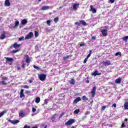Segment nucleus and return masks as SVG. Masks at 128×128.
I'll return each mask as SVG.
<instances>
[{
	"mask_svg": "<svg viewBox=\"0 0 128 128\" xmlns=\"http://www.w3.org/2000/svg\"><path fill=\"white\" fill-rule=\"evenodd\" d=\"M88 58H86L85 59H84V64H86V62H88Z\"/></svg>",
	"mask_w": 128,
	"mask_h": 128,
	"instance_id": "47",
	"label": "nucleus"
},
{
	"mask_svg": "<svg viewBox=\"0 0 128 128\" xmlns=\"http://www.w3.org/2000/svg\"><path fill=\"white\" fill-rule=\"evenodd\" d=\"M48 128V125H46V126H44V128Z\"/></svg>",
	"mask_w": 128,
	"mask_h": 128,
	"instance_id": "62",
	"label": "nucleus"
},
{
	"mask_svg": "<svg viewBox=\"0 0 128 128\" xmlns=\"http://www.w3.org/2000/svg\"><path fill=\"white\" fill-rule=\"evenodd\" d=\"M8 27L9 28H10L12 30V28H14V27L12 26V24H10V25H9L8 26Z\"/></svg>",
	"mask_w": 128,
	"mask_h": 128,
	"instance_id": "43",
	"label": "nucleus"
},
{
	"mask_svg": "<svg viewBox=\"0 0 128 128\" xmlns=\"http://www.w3.org/2000/svg\"><path fill=\"white\" fill-rule=\"evenodd\" d=\"M114 107V108H116V104H114L112 106V108Z\"/></svg>",
	"mask_w": 128,
	"mask_h": 128,
	"instance_id": "54",
	"label": "nucleus"
},
{
	"mask_svg": "<svg viewBox=\"0 0 128 128\" xmlns=\"http://www.w3.org/2000/svg\"><path fill=\"white\" fill-rule=\"evenodd\" d=\"M101 32L103 36H108V30L106 29L101 30Z\"/></svg>",
	"mask_w": 128,
	"mask_h": 128,
	"instance_id": "7",
	"label": "nucleus"
},
{
	"mask_svg": "<svg viewBox=\"0 0 128 128\" xmlns=\"http://www.w3.org/2000/svg\"><path fill=\"white\" fill-rule=\"evenodd\" d=\"M24 89H22V90H20V98H25L26 97V96L24 94Z\"/></svg>",
	"mask_w": 128,
	"mask_h": 128,
	"instance_id": "11",
	"label": "nucleus"
},
{
	"mask_svg": "<svg viewBox=\"0 0 128 128\" xmlns=\"http://www.w3.org/2000/svg\"><path fill=\"white\" fill-rule=\"evenodd\" d=\"M50 8L49 6H43L41 8L42 10H48Z\"/></svg>",
	"mask_w": 128,
	"mask_h": 128,
	"instance_id": "19",
	"label": "nucleus"
},
{
	"mask_svg": "<svg viewBox=\"0 0 128 128\" xmlns=\"http://www.w3.org/2000/svg\"><path fill=\"white\" fill-rule=\"evenodd\" d=\"M19 116H21V118H24V112H21L19 114Z\"/></svg>",
	"mask_w": 128,
	"mask_h": 128,
	"instance_id": "29",
	"label": "nucleus"
},
{
	"mask_svg": "<svg viewBox=\"0 0 128 128\" xmlns=\"http://www.w3.org/2000/svg\"><path fill=\"white\" fill-rule=\"evenodd\" d=\"M49 100V99H45L44 100V104H48Z\"/></svg>",
	"mask_w": 128,
	"mask_h": 128,
	"instance_id": "33",
	"label": "nucleus"
},
{
	"mask_svg": "<svg viewBox=\"0 0 128 128\" xmlns=\"http://www.w3.org/2000/svg\"><path fill=\"white\" fill-rule=\"evenodd\" d=\"M106 106H102L101 108V110H106Z\"/></svg>",
	"mask_w": 128,
	"mask_h": 128,
	"instance_id": "37",
	"label": "nucleus"
},
{
	"mask_svg": "<svg viewBox=\"0 0 128 128\" xmlns=\"http://www.w3.org/2000/svg\"><path fill=\"white\" fill-rule=\"evenodd\" d=\"M58 22V17H56L54 18V22L56 24Z\"/></svg>",
	"mask_w": 128,
	"mask_h": 128,
	"instance_id": "34",
	"label": "nucleus"
},
{
	"mask_svg": "<svg viewBox=\"0 0 128 128\" xmlns=\"http://www.w3.org/2000/svg\"><path fill=\"white\" fill-rule=\"evenodd\" d=\"M111 4H114V0H110Z\"/></svg>",
	"mask_w": 128,
	"mask_h": 128,
	"instance_id": "55",
	"label": "nucleus"
},
{
	"mask_svg": "<svg viewBox=\"0 0 128 128\" xmlns=\"http://www.w3.org/2000/svg\"><path fill=\"white\" fill-rule=\"evenodd\" d=\"M23 88H30V87L28 86H27V85H24V86H23Z\"/></svg>",
	"mask_w": 128,
	"mask_h": 128,
	"instance_id": "46",
	"label": "nucleus"
},
{
	"mask_svg": "<svg viewBox=\"0 0 128 128\" xmlns=\"http://www.w3.org/2000/svg\"><path fill=\"white\" fill-rule=\"evenodd\" d=\"M124 108H125V110H128V102H124Z\"/></svg>",
	"mask_w": 128,
	"mask_h": 128,
	"instance_id": "26",
	"label": "nucleus"
},
{
	"mask_svg": "<svg viewBox=\"0 0 128 128\" xmlns=\"http://www.w3.org/2000/svg\"><path fill=\"white\" fill-rule=\"evenodd\" d=\"M63 116H64V112H62L61 114H60L59 118L60 119L61 118H62Z\"/></svg>",
	"mask_w": 128,
	"mask_h": 128,
	"instance_id": "39",
	"label": "nucleus"
},
{
	"mask_svg": "<svg viewBox=\"0 0 128 128\" xmlns=\"http://www.w3.org/2000/svg\"><path fill=\"white\" fill-rule=\"evenodd\" d=\"M122 40H128V36H126L124 37H123L122 38Z\"/></svg>",
	"mask_w": 128,
	"mask_h": 128,
	"instance_id": "38",
	"label": "nucleus"
},
{
	"mask_svg": "<svg viewBox=\"0 0 128 128\" xmlns=\"http://www.w3.org/2000/svg\"><path fill=\"white\" fill-rule=\"evenodd\" d=\"M24 128H30V126H28L26 124V125L24 126Z\"/></svg>",
	"mask_w": 128,
	"mask_h": 128,
	"instance_id": "50",
	"label": "nucleus"
},
{
	"mask_svg": "<svg viewBox=\"0 0 128 128\" xmlns=\"http://www.w3.org/2000/svg\"><path fill=\"white\" fill-rule=\"evenodd\" d=\"M124 122H128V118H126L124 120Z\"/></svg>",
	"mask_w": 128,
	"mask_h": 128,
	"instance_id": "61",
	"label": "nucleus"
},
{
	"mask_svg": "<svg viewBox=\"0 0 128 128\" xmlns=\"http://www.w3.org/2000/svg\"><path fill=\"white\" fill-rule=\"evenodd\" d=\"M90 12H92V14L96 13V8H94V6L92 5L90 6Z\"/></svg>",
	"mask_w": 128,
	"mask_h": 128,
	"instance_id": "9",
	"label": "nucleus"
},
{
	"mask_svg": "<svg viewBox=\"0 0 128 128\" xmlns=\"http://www.w3.org/2000/svg\"><path fill=\"white\" fill-rule=\"evenodd\" d=\"M72 55H68L66 56H64L63 58L64 60H66L68 58H72Z\"/></svg>",
	"mask_w": 128,
	"mask_h": 128,
	"instance_id": "28",
	"label": "nucleus"
},
{
	"mask_svg": "<svg viewBox=\"0 0 128 128\" xmlns=\"http://www.w3.org/2000/svg\"><path fill=\"white\" fill-rule=\"evenodd\" d=\"M7 112H8V110H5L2 112H0V118H2V116L4 114H6Z\"/></svg>",
	"mask_w": 128,
	"mask_h": 128,
	"instance_id": "20",
	"label": "nucleus"
},
{
	"mask_svg": "<svg viewBox=\"0 0 128 128\" xmlns=\"http://www.w3.org/2000/svg\"><path fill=\"white\" fill-rule=\"evenodd\" d=\"M40 97L36 98V99L35 100V102L36 104H40Z\"/></svg>",
	"mask_w": 128,
	"mask_h": 128,
	"instance_id": "25",
	"label": "nucleus"
},
{
	"mask_svg": "<svg viewBox=\"0 0 128 128\" xmlns=\"http://www.w3.org/2000/svg\"><path fill=\"white\" fill-rule=\"evenodd\" d=\"M17 68H18V70H20V67H18Z\"/></svg>",
	"mask_w": 128,
	"mask_h": 128,
	"instance_id": "59",
	"label": "nucleus"
},
{
	"mask_svg": "<svg viewBox=\"0 0 128 128\" xmlns=\"http://www.w3.org/2000/svg\"><path fill=\"white\" fill-rule=\"evenodd\" d=\"M48 90H50V92H52V88H50Z\"/></svg>",
	"mask_w": 128,
	"mask_h": 128,
	"instance_id": "58",
	"label": "nucleus"
},
{
	"mask_svg": "<svg viewBox=\"0 0 128 128\" xmlns=\"http://www.w3.org/2000/svg\"><path fill=\"white\" fill-rule=\"evenodd\" d=\"M32 128H38V126H33Z\"/></svg>",
	"mask_w": 128,
	"mask_h": 128,
	"instance_id": "63",
	"label": "nucleus"
},
{
	"mask_svg": "<svg viewBox=\"0 0 128 128\" xmlns=\"http://www.w3.org/2000/svg\"><path fill=\"white\" fill-rule=\"evenodd\" d=\"M75 82L76 81L74 78H72L71 80L69 81V84H74Z\"/></svg>",
	"mask_w": 128,
	"mask_h": 128,
	"instance_id": "23",
	"label": "nucleus"
},
{
	"mask_svg": "<svg viewBox=\"0 0 128 128\" xmlns=\"http://www.w3.org/2000/svg\"><path fill=\"white\" fill-rule=\"evenodd\" d=\"M80 24H82V26H86V22L85 20H81L80 21Z\"/></svg>",
	"mask_w": 128,
	"mask_h": 128,
	"instance_id": "22",
	"label": "nucleus"
},
{
	"mask_svg": "<svg viewBox=\"0 0 128 128\" xmlns=\"http://www.w3.org/2000/svg\"><path fill=\"white\" fill-rule=\"evenodd\" d=\"M80 112V109H77L74 111V114H78Z\"/></svg>",
	"mask_w": 128,
	"mask_h": 128,
	"instance_id": "30",
	"label": "nucleus"
},
{
	"mask_svg": "<svg viewBox=\"0 0 128 128\" xmlns=\"http://www.w3.org/2000/svg\"><path fill=\"white\" fill-rule=\"evenodd\" d=\"M58 114H55L51 116V120L52 122H56V120H58Z\"/></svg>",
	"mask_w": 128,
	"mask_h": 128,
	"instance_id": "1",
	"label": "nucleus"
},
{
	"mask_svg": "<svg viewBox=\"0 0 128 128\" xmlns=\"http://www.w3.org/2000/svg\"><path fill=\"white\" fill-rule=\"evenodd\" d=\"M86 82L87 84H88V83L90 82V80H88Z\"/></svg>",
	"mask_w": 128,
	"mask_h": 128,
	"instance_id": "60",
	"label": "nucleus"
},
{
	"mask_svg": "<svg viewBox=\"0 0 128 128\" xmlns=\"http://www.w3.org/2000/svg\"><path fill=\"white\" fill-rule=\"evenodd\" d=\"M80 6V4H74V5L73 6V8L74 10H78V8Z\"/></svg>",
	"mask_w": 128,
	"mask_h": 128,
	"instance_id": "18",
	"label": "nucleus"
},
{
	"mask_svg": "<svg viewBox=\"0 0 128 128\" xmlns=\"http://www.w3.org/2000/svg\"><path fill=\"white\" fill-rule=\"evenodd\" d=\"M82 100H84L85 102L88 100V98H86V96H84L82 97Z\"/></svg>",
	"mask_w": 128,
	"mask_h": 128,
	"instance_id": "31",
	"label": "nucleus"
},
{
	"mask_svg": "<svg viewBox=\"0 0 128 128\" xmlns=\"http://www.w3.org/2000/svg\"><path fill=\"white\" fill-rule=\"evenodd\" d=\"M122 128H126V125H124V123L122 124Z\"/></svg>",
	"mask_w": 128,
	"mask_h": 128,
	"instance_id": "53",
	"label": "nucleus"
},
{
	"mask_svg": "<svg viewBox=\"0 0 128 128\" xmlns=\"http://www.w3.org/2000/svg\"><path fill=\"white\" fill-rule=\"evenodd\" d=\"M13 46L14 48H20V45L16 43H14L13 45Z\"/></svg>",
	"mask_w": 128,
	"mask_h": 128,
	"instance_id": "24",
	"label": "nucleus"
},
{
	"mask_svg": "<svg viewBox=\"0 0 128 128\" xmlns=\"http://www.w3.org/2000/svg\"><path fill=\"white\" fill-rule=\"evenodd\" d=\"M33 66H34V68H36L37 70H40V68L36 65H34Z\"/></svg>",
	"mask_w": 128,
	"mask_h": 128,
	"instance_id": "41",
	"label": "nucleus"
},
{
	"mask_svg": "<svg viewBox=\"0 0 128 128\" xmlns=\"http://www.w3.org/2000/svg\"><path fill=\"white\" fill-rule=\"evenodd\" d=\"M74 24H76L77 26H80V22H76L74 23Z\"/></svg>",
	"mask_w": 128,
	"mask_h": 128,
	"instance_id": "45",
	"label": "nucleus"
},
{
	"mask_svg": "<svg viewBox=\"0 0 128 128\" xmlns=\"http://www.w3.org/2000/svg\"><path fill=\"white\" fill-rule=\"evenodd\" d=\"M32 36H34V33H32V32H30L25 37V40H30V38H32Z\"/></svg>",
	"mask_w": 128,
	"mask_h": 128,
	"instance_id": "5",
	"label": "nucleus"
},
{
	"mask_svg": "<svg viewBox=\"0 0 128 128\" xmlns=\"http://www.w3.org/2000/svg\"><path fill=\"white\" fill-rule=\"evenodd\" d=\"M24 37L22 36L19 38L18 40L19 42H21V40H24Z\"/></svg>",
	"mask_w": 128,
	"mask_h": 128,
	"instance_id": "40",
	"label": "nucleus"
},
{
	"mask_svg": "<svg viewBox=\"0 0 128 128\" xmlns=\"http://www.w3.org/2000/svg\"><path fill=\"white\" fill-rule=\"evenodd\" d=\"M102 64L104 66H110V61L108 60L106 62H102Z\"/></svg>",
	"mask_w": 128,
	"mask_h": 128,
	"instance_id": "10",
	"label": "nucleus"
},
{
	"mask_svg": "<svg viewBox=\"0 0 128 128\" xmlns=\"http://www.w3.org/2000/svg\"><path fill=\"white\" fill-rule=\"evenodd\" d=\"M122 78L120 77H119L118 78L115 80L116 84H120V82H122Z\"/></svg>",
	"mask_w": 128,
	"mask_h": 128,
	"instance_id": "15",
	"label": "nucleus"
},
{
	"mask_svg": "<svg viewBox=\"0 0 128 128\" xmlns=\"http://www.w3.org/2000/svg\"><path fill=\"white\" fill-rule=\"evenodd\" d=\"M4 6H10V0H5Z\"/></svg>",
	"mask_w": 128,
	"mask_h": 128,
	"instance_id": "13",
	"label": "nucleus"
},
{
	"mask_svg": "<svg viewBox=\"0 0 128 128\" xmlns=\"http://www.w3.org/2000/svg\"><path fill=\"white\" fill-rule=\"evenodd\" d=\"M34 36H35V38H38V32L37 31H35Z\"/></svg>",
	"mask_w": 128,
	"mask_h": 128,
	"instance_id": "35",
	"label": "nucleus"
},
{
	"mask_svg": "<svg viewBox=\"0 0 128 128\" xmlns=\"http://www.w3.org/2000/svg\"><path fill=\"white\" fill-rule=\"evenodd\" d=\"M92 40H96V36H92Z\"/></svg>",
	"mask_w": 128,
	"mask_h": 128,
	"instance_id": "57",
	"label": "nucleus"
},
{
	"mask_svg": "<svg viewBox=\"0 0 128 128\" xmlns=\"http://www.w3.org/2000/svg\"><path fill=\"white\" fill-rule=\"evenodd\" d=\"M122 56V52H117L115 54V56Z\"/></svg>",
	"mask_w": 128,
	"mask_h": 128,
	"instance_id": "36",
	"label": "nucleus"
},
{
	"mask_svg": "<svg viewBox=\"0 0 128 128\" xmlns=\"http://www.w3.org/2000/svg\"><path fill=\"white\" fill-rule=\"evenodd\" d=\"M6 120H8V122H10L11 124H18L20 122V120H10L8 118Z\"/></svg>",
	"mask_w": 128,
	"mask_h": 128,
	"instance_id": "6",
	"label": "nucleus"
},
{
	"mask_svg": "<svg viewBox=\"0 0 128 128\" xmlns=\"http://www.w3.org/2000/svg\"><path fill=\"white\" fill-rule=\"evenodd\" d=\"M96 87H93L91 90L92 98H94V96H96Z\"/></svg>",
	"mask_w": 128,
	"mask_h": 128,
	"instance_id": "4",
	"label": "nucleus"
},
{
	"mask_svg": "<svg viewBox=\"0 0 128 128\" xmlns=\"http://www.w3.org/2000/svg\"><path fill=\"white\" fill-rule=\"evenodd\" d=\"M71 128H74V126H72Z\"/></svg>",
	"mask_w": 128,
	"mask_h": 128,
	"instance_id": "64",
	"label": "nucleus"
},
{
	"mask_svg": "<svg viewBox=\"0 0 128 128\" xmlns=\"http://www.w3.org/2000/svg\"><path fill=\"white\" fill-rule=\"evenodd\" d=\"M80 100H82L80 97H78L73 101V104H78V102H80Z\"/></svg>",
	"mask_w": 128,
	"mask_h": 128,
	"instance_id": "12",
	"label": "nucleus"
},
{
	"mask_svg": "<svg viewBox=\"0 0 128 128\" xmlns=\"http://www.w3.org/2000/svg\"><path fill=\"white\" fill-rule=\"evenodd\" d=\"M89 52H90L89 54H88V55L86 57L87 58H90V56H92V50H90Z\"/></svg>",
	"mask_w": 128,
	"mask_h": 128,
	"instance_id": "32",
	"label": "nucleus"
},
{
	"mask_svg": "<svg viewBox=\"0 0 128 128\" xmlns=\"http://www.w3.org/2000/svg\"><path fill=\"white\" fill-rule=\"evenodd\" d=\"M21 22L22 24L24 26L25 24H28V20H26V19H24L22 20Z\"/></svg>",
	"mask_w": 128,
	"mask_h": 128,
	"instance_id": "21",
	"label": "nucleus"
},
{
	"mask_svg": "<svg viewBox=\"0 0 128 128\" xmlns=\"http://www.w3.org/2000/svg\"><path fill=\"white\" fill-rule=\"evenodd\" d=\"M24 58H26V62L27 64H30V56L26 54L24 56Z\"/></svg>",
	"mask_w": 128,
	"mask_h": 128,
	"instance_id": "8",
	"label": "nucleus"
},
{
	"mask_svg": "<svg viewBox=\"0 0 128 128\" xmlns=\"http://www.w3.org/2000/svg\"><path fill=\"white\" fill-rule=\"evenodd\" d=\"M98 70H95L94 73L92 74V76H100L102 73H98Z\"/></svg>",
	"mask_w": 128,
	"mask_h": 128,
	"instance_id": "14",
	"label": "nucleus"
},
{
	"mask_svg": "<svg viewBox=\"0 0 128 128\" xmlns=\"http://www.w3.org/2000/svg\"><path fill=\"white\" fill-rule=\"evenodd\" d=\"M38 76L39 79L42 82H44V80H46V76L44 74H38Z\"/></svg>",
	"mask_w": 128,
	"mask_h": 128,
	"instance_id": "2",
	"label": "nucleus"
},
{
	"mask_svg": "<svg viewBox=\"0 0 128 128\" xmlns=\"http://www.w3.org/2000/svg\"><path fill=\"white\" fill-rule=\"evenodd\" d=\"M36 111V108H34V107L32 108V112H34Z\"/></svg>",
	"mask_w": 128,
	"mask_h": 128,
	"instance_id": "44",
	"label": "nucleus"
},
{
	"mask_svg": "<svg viewBox=\"0 0 128 128\" xmlns=\"http://www.w3.org/2000/svg\"><path fill=\"white\" fill-rule=\"evenodd\" d=\"M75 122L74 119H70L65 123L66 126H71Z\"/></svg>",
	"mask_w": 128,
	"mask_h": 128,
	"instance_id": "3",
	"label": "nucleus"
},
{
	"mask_svg": "<svg viewBox=\"0 0 128 128\" xmlns=\"http://www.w3.org/2000/svg\"><path fill=\"white\" fill-rule=\"evenodd\" d=\"M19 50H13L12 52L13 54H16L18 52Z\"/></svg>",
	"mask_w": 128,
	"mask_h": 128,
	"instance_id": "48",
	"label": "nucleus"
},
{
	"mask_svg": "<svg viewBox=\"0 0 128 128\" xmlns=\"http://www.w3.org/2000/svg\"><path fill=\"white\" fill-rule=\"evenodd\" d=\"M28 82L29 84H32V80H30Z\"/></svg>",
	"mask_w": 128,
	"mask_h": 128,
	"instance_id": "56",
	"label": "nucleus"
},
{
	"mask_svg": "<svg viewBox=\"0 0 128 128\" xmlns=\"http://www.w3.org/2000/svg\"><path fill=\"white\" fill-rule=\"evenodd\" d=\"M50 20H48L47 21H46V24H48V26H50Z\"/></svg>",
	"mask_w": 128,
	"mask_h": 128,
	"instance_id": "42",
	"label": "nucleus"
},
{
	"mask_svg": "<svg viewBox=\"0 0 128 128\" xmlns=\"http://www.w3.org/2000/svg\"><path fill=\"white\" fill-rule=\"evenodd\" d=\"M18 24H20V22L18 21H16L15 22V25L14 26V28H18Z\"/></svg>",
	"mask_w": 128,
	"mask_h": 128,
	"instance_id": "27",
	"label": "nucleus"
},
{
	"mask_svg": "<svg viewBox=\"0 0 128 128\" xmlns=\"http://www.w3.org/2000/svg\"><path fill=\"white\" fill-rule=\"evenodd\" d=\"M6 60V62H14V58H5Z\"/></svg>",
	"mask_w": 128,
	"mask_h": 128,
	"instance_id": "17",
	"label": "nucleus"
},
{
	"mask_svg": "<svg viewBox=\"0 0 128 128\" xmlns=\"http://www.w3.org/2000/svg\"><path fill=\"white\" fill-rule=\"evenodd\" d=\"M22 67L23 68H26V64H25L24 63H23V64H22Z\"/></svg>",
	"mask_w": 128,
	"mask_h": 128,
	"instance_id": "49",
	"label": "nucleus"
},
{
	"mask_svg": "<svg viewBox=\"0 0 128 128\" xmlns=\"http://www.w3.org/2000/svg\"><path fill=\"white\" fill-rule=\"evenodd\" d=\"M2 34H2L0 36V40H4L6 38V32H3Z\"/></svg>",
	"mask_w": 128,
	"mask_h": 128,
	"instance_id": "16",
	"label": "nucleus"
},
{
	"mask_svg": "<svg viewBox=\"0 0 128 128\" xmlns=\"http://www.w3.org/2000/svg\"><path fill=\"white\" fill-rule=\"evenodd\" d=\"M25 94H30V90H26Z\"/></svg>",
	"mask_w": 128,
	"mask_h": 128,
	"instance_id": "52",
	"label": "nucleus"
},
{
	"mask_svg": "<svg viewBox=\"0 0 128 128\" xmlns=\"http://www.w3.org/2000/svg\"><path fill=\"white\" fill-rule=\"evenodd\" d=\"M86 46V44L84 43H82L80 44V46Z\"/></svg>",
	"mask_w": 128,
	"mask_h": 128,
	"instance_id": "51",
	"label": "nucleus"
}]
</instances>
